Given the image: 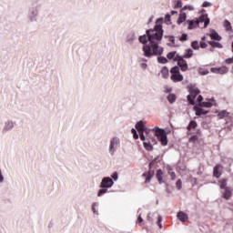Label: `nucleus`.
Here are the masks:
<instances>
[{
    "mask_svg": "<svg viewBox=\"0 0 233 233\" xmlns=\"http://www.w3.org/2000/svg\"><path fill=\"white\" fill-rule=\"evenodd\" d=\"M210 72H212V74H220V76H224V74L228 73V67H227V66L211 67Z\"/></svg>",
    "mask_w": 233,
    "mask_h": 233,
    "instance_id": "obj_12",
    "label": "nucleus"
},
{
    "mask_svg": "<svg viewBox=\"0 0 233 233\" xmlns=\"http://www.w3.org/2000/svg\"><path fill=\"white\" fill-rule=\"evenodd\" d=\"M185 21L187 22V13H181L178 15V18L177 20V24L181 25V24L185 23Z\"/></svg>",
    "mask_w": 233,
    "mask_h": 233,
    "instance_id": "obj_27",
    "label": "nucleus"
},
{
    "mask_svg": "<svg viewBox=\"0 0 233 233\" xmlns=\"http://www.w3.org/2000/svg\"><path fill=\"white\" fill-rule=\"evenodd\" d=\"M196 134L197 136H201V129H197Z\"/></svg>",
    "mask_w": 233,
    "mask_h": 233,
    "instance_id": "obj_62",
    "label": "nucleus"
},
{
    "mask_svg": "<svg viewBox=\"0 0 233 233\" xmlns=\"http://www.w3.org/2000/svg\"><path fill=\"white\" fill-rule=\"evenodd\" d=\"M177 54V51H171L169 53H167V59L169 61H174V59L176 58V55Z\"/></svg>",
    "mask_w": 233,
    "mask_h": 233,
    "instance_id": "obj_35",
    "label": "nucleus"
},
{
    "mask_svg": "<svg viewBox=\"0 0 233 233\" xmlns=\"http://www.w3.org/2000/svg\"><path fill=\"white\" fill-rule=\"evenodd\" d=\"M200 48H207V46H208V45L207 44V42H203V41H200Z\"/></svg>",
    "mask_w": 233,
    "mask_h": 233,
    "instance_id": "obj_55",
    "label": "nucleus"
},
{
    "mask_svg": "<svg viewBox=\"0 0 233 233\" xmlns=\"http://www.w3.org/2000/svg\"><path fill=\"white\" fill-rule=\"evenodd\" d=\"M208 6H212V4L210 2H207V1L203 2L202 7L208 8Z\"/></svg>",
    "mask_w": 233,
    "mask_h": 233,
    "instance_id": "obj_53",
    "label": "nucleus"
},
{
    "mask_svg": "<svg viewBox=\"0 0 233 233\" xmlns=\"http://www.w3.org/2000/svg\"><path fill=\"white\" fill-rule=\"evenodd\" d=\"M193 110L195 111L196 116L200 117V116H207L208 114V110L203 109V107L199 105H195L193 107Z\"/></svg>",
    "mask_w": 233,
    "mask_h": 233,
    "instance_id": "obj_11",
    "label": "nucleus"
},
{
    "mask_svg": "<svg viewBox=\"0 0 233 233\" xmlns=\"http://www.w3.org/2000/svg\"><path fill=\"white\" fill-rule=\"evenodd\" d=\"M161 74H162V77H164V79H168V67L167 66H163L161 69Z\"/></svg>",
    "mask_w": 233,
    "mask_h": 233,
    "instance_id": "obj_32",
    "label": "nucleus"
},
{
    "mask_svg": "<svg viewBox=\"0 0 233 233\" xmlns=\"http://www.w3.org/2000/svg\"><path fill=\"white\" fill-rule=\"evenodd\" d=\"M170 17H171V15H170V14H166V15H165V21H166V23L170 22Z\"/></svg>",
    "mask_w": 233,
    "mask_h": 233,
    "instance_id": "obj_57",
    "label": "nucleus"
},
{
    "mask_svg": "<svg viewBox=\"0 0 233 233\" xmlns=\"http://www.w3.org/2000/svg\"><path fill=\"white\" fill-rule=\"evenodd\" d=\"M155 165L152 161L149 162L148 164V171L144 172L142 174V177H146V181L145 183H150L152 181V177H154V176H156V171H154V169H152V166Z\"/></svg>",
    "mask_w": 233,
    "mask_h": 233,
    "instance_id": "obj_6",
    "label": "nucleus"
},
{
    "mask_svg": "<svg viewBox=\"0 0 233 233\" xmlns=\"http://www.w3.org/2000/svg\"><path fill=\"white\" fill-rule=\"evenodd\" d=\"M161 221H163V217H161V215H158L157 221L158 228H163V224H161Z\"/></svg>",
    "mask_w": 233,
    "mask_h": 233,
    "instance_id": "obj_44",
    "label": "nucleus"
},
{
    "mask_svg": "<svg viewBox=\"0 0 233 233\" xmlns=\"http://www.w3.org/2000/svg\"><path fill=\"white\" fill-rule=\"evenodd\" d=\"M111 179H113V181H117L119 179V174L117 173V171H115L111 175Z\"/></svg>",
    "mask_w": 233,
    "mask_h": 233,
    "instance_id": "obj_46",
    "label": "nucleus"
},
{
    "mask_svg": "<svg viewBox=\"0 0 233 233\" xmlns=\"http://www.w3.org/2000/svg\"><path fill=\"white\" fill-rule=\"evenodd\" d=\"M177 219L181 221L182 223H185L188 219V215L185 213L184 211H179L177 215Z\"/></svg>",
    "mask_w": 233,
    "mask_h": 233,
    "instance_id": "obj_22",
    "label": "nucleus"
},
{
    "mask_svg": "<svg viewBox=\"0 0 233 233\" xmlns=\"http://www.w3.org/2000/svg\"><path fill=\"white\" fill-rule=\"evenodd\" d=\"M106 192H108L107 188H101L97 192V197L101 198V196H104V194H106Z\"/></svg>",
    "mask_w": 233,
    "mask_h": 233,
    "instance_id": "obj_43",
    "label": "nucleus"
},
{
    "mask_svg": "<svg viewBox=\"0 0 233 233\" xmlns=\"http://www.w3.org/2000/svg\"><path fill=\"white\" fill-rule=\"evenodd\" d=\"M177 65V66L179 68V71L181 70V72H187V70H188V63H187V60H183Z\"/></svg>",
    "mask_w": 233,
    "mask_h": 233,
    "instance_id": "obj_21",
    "label": "nucleus"
},
{
    "mask_svg": "<svg viewBox=\"0 0 233 233\" xmlns=\"http://www.w3.org/2000/svg\"><path fill=\"white\" fill-rule=\"evenodd\" d=\"M197 21L199 23H204V28H207L208 25H210V18H208V14H203L198 18H196Z\"/></svg>",
    "mask_w": 233,
    "mask_h": 233,
    "instance_id": "obj_10",
    "label": "nucleus"
},
{
    "mask_svg": "<svg viewBox=\"0 0 233 233\" xmlns=\"http://www.w3.org/2000/svg\"><path fill=\"white\" fill-rule=\"evenodd\" d=\"M135 128L137 130L138 133L145 132L147 130V126H145V122L143 120H139L136 123Z\"/></svg>",
    "mask_w": 233,
    "mask_h": 233,
    "instance_id": "obj_17",
    "label": "nucleus"
},
{
    "mask_svg": "<svg viewBox=\"0 0 233 233\" xmlns=\"http://www.w3.org/2000/svg\"><path fill=\"white\" fill-rule=\"evenodd\" d=\"M208 35L211 37L213 41H221V39H223V37H221V35H219V34L215 29H210Z\"/></svg>",
    "mask_w": 233,
    "mask_h": 233,
    "instance_id": "obj_14",
    "label": "nucleus"
},
{
    "mask_svg": "<svg viewBox=\"0 0 233 233\" xmlns=\"http://www.w3.org/2000/svg\"><path fill=\"white\" fill-rule=\"evenodd\" d=\"M163 17H159L156 20V25L153 28L147 29V35L149 46L142 47V51L145 57L148 59L157 57V56H163L165 48L160 46L161 41H163V35L165 30L163 29Z\"/></svg>",
    "mask_w": 233,
    "mask_h": 233,
    "instance_id": "obj_1",
    "label": "nucleus"
},
{
    "mask_svg": "<svg viewBox=\"0 0 233 233\" xmlns=\"http://www.w3.org/2000/svg\"><path fill=\"white\" fill-rule=\"evenodd\" d=\"M173 61L177 62V65H178L179 63L185 61V56L180 55H176Z\"/></svg>",
    "mask_w": 233,
    "mask_h": 233,
    "instance_id": "obj_36",
    "label": "nucleus"
},
{
    "mask_svg": "<svg viewBox=\"0 0 233 233\" xmlns=\"http://www.w3.org/2000/svg\"><path fill=\"white\" fill-rule=\"evenodd\" d=\"M156 177L159 185H163V183H165V181L163 180V170L161 168L157 170Z\"/></svg>",
    "mask_w": 233,
    "mask_h": 233,
    "instance_id": "obj_23",
    "label": "nucleus"
},
{
    "mask_svg": "<svg viewBox=\"0 0 233 233\" xmlns=\"http://www.w3.org/2000/svg\"><path fill=\"white\" fill-rule=\"evenodd\" d=\"M223 26L226 29V32H232V24H230V21L225 19Z\"/></svg>",
    "mask_w": 233,
    "mask_h": 233,
    "instance_id": "obj_30",
    "label": "nucleus"
},
{
    "mask_svg": "<svg viewBox=\"0 0 233 233\" xmlns=\"http://www.w3.org/2000/svg\"><path fill=\"white\" fill-rule=\"evenodd\" d=\"M131 134L135 139H139V135L137 134V130H136V128L131 129Z\"/></svg>",
    "mask_w": 233,
    "mask_h": 233,
    "instance_id": "obj_47",
    "label": "nucleus"
},
{
    "mask_svg": "<svg viewBox=\"0 0 233 233\" xmlns=\"http://www.w3.org/2000/svg\"><path fill=\"white\" fill-rule=\"evenodd\" d=\"M137 214H138V218H137V223H138V225H141L143 223V218L141 217V208H138Z\"/></svg>",
    "mask_w": 233,
    "mask_h": 233,
    "instance_id": "obj_42",
    "label": "nucleus"
},
{
    "mask_svg": "<svg viewBox=\"0 0 233 233\" xmlns=\"http://www.w3.org/2000/svg\"><path fill=\"white\" fill-rule=\"evenodd\" d=\"M185 10H189L190 12L194 11V6L192 5H184L181 9V12H185Z\"/></svg>",
    "mask_w": 233,
    "mask_h": 233,
    "instance_id": "obj_48",
    "label": "nucleus"
},
{
    "mask_svg": "<svg viewBox=\"0 0 233 233\" xmlns=\"http://www.w3.org/2000/svg\"><path fill=\"white\" fill-rule=\"evenodd\" d=\"M144 148L147 150V152H152L154 150V146L150 142H144Z\"/></svg>",
    "mask_w": 233,
    "mask_h": 233,
    "instance_id": "obj_34",
    "label": "nucleus"
},
{
    "mask_svg": "<svg viewBox=\"0 0 233 233\" xmlns=\"http://www.w3.org/2000/svg\"><path fill=\"white\" fill-rule=\"evenodd\" d=\"M166 39H169L170 43L172 44H167L168 46H176V36L174 35H166Z\"/></svg>",
    "mask_w": 233,
    "mask_h": 233,
    "instance_id": "obj_33",
    "label": "nucleus"
},
{
    "mask_svg": "<svg viewBox=\"0 0 233 233\" xmlns=\"http://www.w3.org/2000/svg\"><path fill=\"white\" fill-rule=\"evenodd\" d=\"M170 79L173 83H181L184 79L183 75H181V71H179V66H175L170 69Z\"/></svg>",
    "mask_w": 233,
    "mask_h": 233,
    "instance_id": "obj_5",
    "label": "nucleus"
},
{
    "mask_svg": "<svg viewBox=\"0 0 233 233\" xmlns=\"http://www.w3.org/2000/svg\"><path fill=\"white\" fill-rule=\"evenodd\" d=\"M155 165L157 162H160L161 160H159V156H157L153 160H151Z\"/></svg>",
    "mask_w": 233,
    "mask_h": 233,
    "instance_id": "obj_60",
    "label": "nucleus"
},
{
    "mask_svg": "<svg viewBox=\"0 0 233 233\" xmlns=\"http://www.w3.org/2000/svg\"><path fill=\"white\" fill-rule=\"evenodd\" d=\"M176 14H177V11H174V10L171 11V15H176Z\"/></svg>",
    "mask_w": 233,
    "mask_h": 233,
    "instance_id": "obj_64",
    "label": "nucleus"
},
{
    "mask_svg": "<svg viewBox=\"0 0 233 233\" xmlns=\"http://www.w3.org/2000/svg\"><path fill=\"white\" fill-rule=\"evenodd\" d=\"M153 130L156 131V137L158 139L162 147H167L168 145V136L165 128H160L159 127H155Z\"/></svg>",
    "mask_w": 233,
    "mask_h": 233,
    "instance_id": "obj_3",
    "label": "nucleus"
},
{
    "mask_svg": "<svg viewBox=\"0 0 233 233\" xmlns=\"http://www.w3.org/2000/svg\"><path fill=\"white\" fill-rule=\"evenodd\" d=\"M138 134H139L138 137L141 139V141L147 140V137H145V132H140Z\"/></svg>",
    "mask_w": 233,
    "mask_h": 233,
    "instance_id": "obj_51",
    "label": "nucleus"
},
{
    "mask_svg": "<svg viewBox=\"0 0 233 233\" xmlns=\"http://www.w3.org/2000/svg\"><path fill=\"white\" fill-rule=\"evenodd\" d=\"M5 181V177L3 176V172L0 169V183H3Z\"/></svg>",
    "mask_w": 233,
    "mask_h": 233,
    "instance_id": "obj_61",
    "label": "nucleus"
},
{
    "mask_svg": "<svg viewBox=\"0 0 233 233\" xmlns=\"http://www.w3.org/2000/svg\"><path fill=\"white\" fill-rule=\"evenodd\" d=\"M167 99L168 101V103L170 105H174V103L176 102V100L177 99V96H176V94L174 93H169L167 96Z\"/></svg>",
    "mask_w": 233,
    "mask_h": 233,
    "instance_id": "obj_24",
    "label": "nucleus"
},
{
    "mask_svg": "<svg viewBox=\"0 0 233 233\" xmlns=\"http://www.w3.org/2000/svg\"><path fill=\"white\" fill-rule=\"evenodd\" d=\"M138 41L141 45H143V46H148V35H147V30H146V34L139 35L138 36Z\"/></svg>",
    "mask_w": 233,
    "mask_h": 233,
    "instance_id": "obj_18",
    "label": "nucleus"
},
{
    "mask_svg": "<svg viewBox=\"0 0 233 233\" xmlns=\"http://www.w3.org/2000/svg\"><path fill=\"white\" fill-rule=\"evenodd\" d=\"M219 183H220L221 190H225L226 188H228V187H227V179H222Z\"/></svg>",
    "mask_w": 233,
    "mask_h": 233,
    "instance_id": "obj_41",
    "label": "nucleus"
},
{
    "mask_svg": "<svg viewBox=\"0 0 233 233\" xmlns=\"http://www.w3.org/2000/svg\"><path fill=\"white\" fill-rule=\"evenodd\" d=\"M198 74H200V76H208V70L200 68Z\"/></svg>",
    "mask_w": 233,
    "mask_h": 233,
    "instance_id": "obj_50",
    "label": "nucleus"
},
{
    "mask_svg": "<svg viewBox=\"0 0 233 233\" xmlns=\"http://www.w3.org/2000/svg\"><path fill=\"white\" fill-rule=\"evenodd\" d=\"M219 167L220 165H216L213 168V176L214 177H217V179H219V177H221V172H219Z\"/></svg>",
    "mask_w": 233,
    "mask_h": 233,
    "instance_id": "obj_28",
    "label": "nucleus"
},
{
    "mask_svg": "<svg viewBox=\"0 0 233 233\" xmlns=\"http://www.w3.org/2000/svg\"><path fill=\"white\" fill-rule=\"evenodd\" d=\"M144 132L146 133L147 137H149V139H151L152 143H155V145L157 144V140H156V137L152 136V132L156 136V132H157V130H154V128L150 129L147 127Z\"/></svg>",
    "mask_w": 233,
    "mask_h": 233,
    "instance_id": "obj_13",
    "label": "nucleus"
},
{
    "mask_svg": "<svg viewBox=\"0 0 233 233\" xmlns=\"http://www.w3.org/2000/svg\"><path fill=\"white\" fill-rule=\"evenodd\" d=\"M169 174L171 176L172 181H174L176 179V172L172 171V172H169Z\"/></svg>",
    "mask_w": 233,
    "mask_h": 233,
    "instance_id": "obj_59",
    "label": "nucleus"
},
{
    "mask_svg": "<svg viewBox=\"0 0 233 233\" xmlns=\"http://www.w3.org/2000/svg\"><path fill=\"white\" fill-rule=\"evenodd\" d=\"M164 92L165 94H172V87L166 86Z\"/></svg>",
    "mask_w": 233,
    "mask_h": 233,
    "instance_id": "obj_54",
    "label": "nucleus"
},
{
    "mask_svg": "<svg viewBox=\"0 0 233 233\" xmlns=\"http://www.w3.org/2000/svg\"><path fill=\"white\" fill-rule=\"evenodd\" d=\"M99 207V203L97 202H94L92 204V210H93V213L96 214V216H99V211L97 209V208Z\"/></svg>",
    "mask_w": 233,
    "mask_h": 233,
    "instance_id": "obj_38",
    "label": "nucleus"
},
{
    "mask_svg": "<svg viewBox=\"0 0 233 233\" xmlns=\"http://www.w3.org/2000/svg\"><path fill=\"white\" fill-rule=\"evenodd\" d=\"M153 19H154V16H151V17L148 19V21H147V25H150V23H152Z\"/></svg>",
    "mask_w": 233,
    "mask_h": 233,
    "instance_id": "obj_63",
    "label": "nucleus"
},
{
    "mask_svg": "<svg viewBox=\"0 0 233 233\" xmlns=\"http://www.w3.org/2000/svg\"><path fill=\"white\" fill-rule=\"evenodd\" d=\"M192 56H194V50H192L191 48L186 49V51L184 53V58L190 59V57H192Z\"/></svg>",
    "mask_w": 233,
    "mask_h": 233,
    "instance_id": "obj_31",
    "label": "nucleus"
},
{
    "mask_svg": "<svg viewBox=\"0 0 233 233\" xmlns=\"http://www.w3.org/2000/svg\"><path fill=\"white\" fill-rule=\"evenodd\" d=\"M121 143V140H119V137H114L110 140V145H109V154L111 156H114L116 152H117V147H119Z\"/></svg>",
    "mask_w": 233,
    "mask_h": 233,
    "instance_id": "obj_7",
    "label": "nucleus"
},
{
    "mask_svg": "<svg viewBox=\"0 0 233 233\" xmlns=\"http://www.w3.org/2000/svg\"><path fill=\"white\" fill-rule=\"evenodd\" d=\"M214 106V104H212V102L208 101V102H202L200 104V106H202V108H212V106Z\"/></svg>",
    "mask_w": 233,
    "mask_h": 233,
    "instance_id": "obj_37",
    "label": "nucleus"
},
{
    "mask_svg": "<svg viewBox=\"0 0 233 233\" xmlns=\"http://www.w3.org/2000/svg\"><path fill=\"white\" fill-rule=\"evenodd\" d=\"M189 95H187V99L189 105L192 106H196V97L201 94V91L198 87H194V86H188Z\"/></svg>",
    "mask_w": 233,
    "mask_h": 233,
    "instance_id": "obj_4",
    "label": "nucleus"
},
{
    "mask_svg": "<svg viewBox=\"0 0 233 233\" xmlns=\"http://www.w3.org/2000/svg\"><path fill=\"white\" fill-rule=\"evenodd\" d=\"M191 48H193V50H198L199 49V42L198 40L192 41Z\"/></svg>",
    "mask_w": 233,
    "mask_h": 233,
    "instance_id": "obj_39",
    "label": "nucleus"
},
{
    "mask_svg": "<svg viewBox=\"0 0 233 233\" xmlns=\"http://www.w3.org/2000/svg\"><path fill=\"white\" fill-rule=\"evenodd\" d=\"M177 190H181L183 188V181L181 179H178L176 183Z\"/></svg>",
    "mask_w": 233,
    "mask_h": 233,
    "instance_id": "obj_49",
    "label": "nucleus"
},
{
    "mask_svg": "<svg viewBox=\"0 0 233 233\" xmlns=\"http://www.w3.org/2000/svg\"><path fill=\"white\" fill-rule=\"evenodd\" d=\"M218 119H225V117H228L230 116V113L227 110H221L216 112Z\"/></svg>",
    "mask_w": 233,
    "mask_h": 233,
    "instance_id": "obj_20",
    "label": "nucleus"
},
{
    "mask_svg": "<svg viewBox=\"0 0 233 233\" xmlns=\"http://www.w3.org/2000/svg\"><path fill=\"white\" fill-rule=\"evenodd\" d=\"M208 44L212 47V48H223V45L219 43L218 41H208Z\"/></svg>",
    "mask_w": 233,
    "mask_h": 233,
    "instance_id": "obj_26",
    "label": "nucleus"
},
{
    "mask_svg": "<svg viewBox=\"0 0 233 233\" xmlns=\"http://www.w3.org/2000/svg\"><path fill=\"white\" fill-rule=\"evenodd\" d=\"M136 39H137V37L136 36V32L134 31L129 32L126 37V41L129 45H134V41H136Z\"/></svg>",
    "mask_w": 233,
    "mask_h": 233,
    "instance_id": "obj_15",
    "label": "nucleus"
},
{
    "mask_svg": "<svg viewBox=\"0 0 233 233\" xmlns=\"http://www.w3.org/2000/svg\"><path fill=\"white\" fill-rule=\"evenodd\" d=\"M140 66L142 70H147V68H148V65H147V63H141Z\"/></svg>",
    "mask_w": 233,
    "mask_h": 233,
    "instance_id": "obj_58",
    "label": "nucleus"
},
{
    "mask_svg": "<svg viewBox=\"0 0 233 233\" xmlns=\"http://www.w3.org/2000/svg\"><path fill=\"white\" fill-rule=\"evenodd\" d=\"M183 6V2L181 0H177L175 5V8H181Z\"/></svg>",
    "mask_w": 233,
    "mask_h": 233,
    "instance_id": "obj_52",
    "label": "nucleus"
},
{
    "mask_svg": "<svg viewBox=\"0 0 233 233\" xmlns=\"http://www.w3.org/2000/svg\"><path fill=\"white\" fill-rule=\"evenodd\" d=\"M157 61L159 65H167V63H168V59L165 56H162V55L157 56Z\"/></svg>",
    "mask_w": 233,
    "mask_h": 233,
    "instance_id": "obj_29",
    "label": "nucleus"
},
{
    "mask_svg": "<svg viewBox=\"0 0 233 233\" xmlns=\"http://www.w3.org/2000/svg\"><path fill=\"white\" fill-rule=\"evenodd\" d=\"M41 10V4L33 3L32 6L28 10L27 19L29 23H35L37 17H39V11Z\"/></svg>",
    "mask_w": 233,
    "mask_h": 233,
    "instance_id": "obj_2",
    "label": "nucleus"
},
{
    "mask_svg": "<svg viewBox=\"0 0 233 233\" xmlns=\"http://www.w3.org/2000/svg\"><path fill=\"white\" fill-rule=\"evenodd\" d=\"M197 103H199V105H201V103H203V96L198 95V96L197 98Z\"/></svg>",
    "mask_w": 233,
    "mask_h": 233,
    "instance_id": "obj_56",
    "label": "nucleus"
},
{
    "mask_svg": "<svg viewBox=\"0 0 233 233\" xmlns=\"http://www.w3.org/2000/svg\"><path fill=\"white\" fill-rule=\"evenodd\" d=\"M179 41L182 43H185V41L188 40V35L187 33H184L181 35V36H178Z\"/></svg>",
    "mask_w": 233,
    "mask_h": 233,
    "instance_id": "obj_40",
    "label": "nucleus"
},
{
    "mask_svg": "<svg viewBox=\"0 0 233 233\" xmlns=\"http://www.w3.org/2000/svg\"><path fill=\"white\" fill-rule=\"evenodd\" d=\"M14 127H15V124L12 120H6L4 123V127L2 128V134H8V132H12L14 130Z\"/></svg>",
    "mask_w": 233,
    "mask_h": 233,
    "instance_id": "obj_9",
    "label": "nucleus"
},
{
    "mask_svg": "<svg viewBox=\"0 0 233 233\" xmlns=\"http://www.w3.org/2000/svg\"><path fill=\"white\" fill-rule=\"evenodd\" d=\"M186 23L188 25L187 30H194L195 28H198L199 26V22L198 20H187Z\"/></svg>",
    "mask_w": 233,
    "mask_h": 233,
    "instance_id": "obj_16",
    "label": "nucleus"
},
{
    "mask_svg": "<svg viewBox=\"0 0 233 233\" xmlns=\"http://www.w3.org/2000/svg\"><path fill=\"white\" fill-rule=\"evenodd\" d=\"M221 194L224 199H230V198H232V190H230V187H226L225 189H223L221 191Z\"/></svg>",
    "mask_w": 233,
    "mask_h": 233,
    "instance_id": "obj_19",
    "label": "nucleus"
},
{
    "mask_svg": "<svg viewBox=\"0 0 233 233\" xmlns=\"http://www.w3.org/2000/svg\"><path fill=\"white\" fill-rule=\"evenodd\" d=\"M199 139V137L198 135H193L189 137V143H196Z\"/></svg>",
    "mask_w": 233,
    "mask_h": 233,
    "instance_id": "obj_45",
    "label": "nucleus"
},
{
    "mask_svg": "<svg viewBox=\"0 0 233 233\" xmlns=\"http://www.w3.org/2000/svg\"><path fill=\"white\" fill-rule=\"evenodd\" d=\"M196 128H198V122L196 120H190L187 127V130L190 132V130L196 129Z\"/></svg>",
    "mask_w": 233,
    "mask_h": 233,
    "instance_id": "obj_25",
    "label": "nucleus"
},
{
    "mask_svg": "<svg viewBox=\"0 0 233 233\" xmlns=\"http://www.w3.org/2000/svg\"><path fill=\"white\" fill-rule=\"evenodd\" d=\"M112 187H114V179L105 177L100 183V188H112Z\"/></svg>",
    "mask_w": 233,
    "mask_h": 233,
    "instance_id": "obj_8",
    "label": "nucleus"
}]
</instances>
